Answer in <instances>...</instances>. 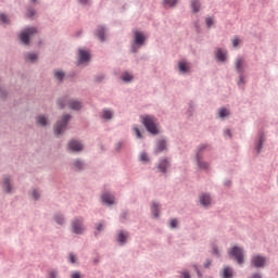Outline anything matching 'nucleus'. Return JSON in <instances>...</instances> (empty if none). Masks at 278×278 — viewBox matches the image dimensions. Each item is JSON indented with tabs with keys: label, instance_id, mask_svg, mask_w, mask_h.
Here are the masks:
<instances>
[{
	"label": "nucleus",
	"instance_id": "6ab92c4d",
	"mask_svg": "<svg viewBox=\"0 0 278 278\" xmlns=\"http://www.w3.org/2000/svg\"><path fill=\"white\" fill-rule=\"evenodd\" d=\"M127 238H129V232L119 230L116 236V241L119 243V247H125V244H127Z\"/></svg>",
	"mask_w": 278,
	"mask_h": 278
},
{
	"label": "nucleus",
	"instance_id": "864d4df0",
	"mask_svg": "<svg viewBox=\"0 0 278 278\" xmlns=\"http://www.w3.org/2000/svg\"><path fill=\"white\" fill-rule=\"evenodd\" d=\"M205 23H206V26L210 29V27H212V25H214V20L212 17H206Z\"/></svg>",
	"mask_w": 278,
	"mask_h": 278
},
{
	"label": "nucleus",
	"instance_id": "ddd939ff",
	"mask_svg": "<svg viewBox=\"0 0 278 278\" xmlns=\"http://www.w3.org/2000/svg\"><path fill=\"white\" fill-rule=\"evenodd\" d=\"M93 34L98 38V40H100V42H105V40H106L105 35L108 34V26L106 25H98Z\"/></svg>",
	"mask_w": 278,
	"mask_h": 278
},
{
	"label": "nucleus",
	"instance_id": "423d86ee",
	"mask_svg": "<svg viewBox=\"0 0 278 278\" xmlns=\"http://www.w3.org/2000/svg\"><path fill=\"white\" fill-rule=\"evenodd\" d=\"M87 164L86 161H84L81 157L74 159L70 163V168L74 173H84V169L86 168Z\"/></svg>",
	"mask_w": 278,
	"mask_h": 278
},
{
	"label": "nucleus",
	"instance_id": "8fccbe9b",
	"mask_svg": "<svg viewBox=\"0 0 278 278\" xmlns=\"http://www.w3.org/2000/svg\"><path fill=\"white\" fill-rule=\"evenodd\" d=\"M26 16L28 18H34V16H36V11L34 9H28Z\"/></svg>",
	"mask_w": 278,
	"mask_h": 278
},
{
	"label": "nucleus",
	"instance_id": "0e129e2a",
	"mask_svg": "<svg viewBox=\"0 0 278 278\" xmlns=\"http://www.w3.org/2000/svg\"><path fill=\"white\" fill-rule=\"evenodd\" d=\"M239 45H240V39L235 38V39L232 40V46H233V47H238Z\"/></svg>",
	"mask_w": 278,
	"mask_h": 278
},
{
	"label": "nucleus",
	"instance_id": "bf43d9fd",
	"mask_svg": "<svg viewBox=\"0 0 278 278\" xmlns=\"http://www.w3.org/2000/svg\"><path fill=\"white\" fill-rule=\"evenodd\" d=\"M71 278H81V273L79 271H74L71 276Z\"/></svg>",
	"mask_w": 278,
	"mask_h": 278
},
{
	"label": "nucleus",
	"instance_id": "052dcab7",
	"mask_svg": "<svg viewBox=\"0 0 278 278\" xmlns=\"http://www.w3.org/2000/svg\"><path fill=\"white\" fill-rule=\"evenodd\" d=\"M224 136H228V138H231V129L227 128L224 130Z\"/></svg>",
	"mask_w": 278,
	"mask_h": 278
},
{
	"label": "nucleus",
	"instance_id": "ea45409f",
	"mask_svg": "<svg viewBox=\"0 0 278 278\" xmlns=\"http://www.w3.org/2000/svg\"><path fill=\"white\" fill-rule=\"evenodd\" d=\"M244 84H247V80L244 79V74H239V80L237 81V86H239V88H242Z\"/></svg>",
	"mask_w": 278,
	"mask_h": 278
},
{
	"label": "nucleus",
	"instance_id": "c9c22d12",
	"mask_svg": "<svg viewBox=\"0 0 278 278\" xmlns=\"http://www.w3.org/2000/svg\"><path fill=\"white\" fill-rule=\"evenodd\" d=\"M205 149H210V144L201 143L197 149L195 155H203V151H205Z\"/></svg>",
	"mask_w": 278,
	"mask_h": 278
},
{
	"label": "nucleus",
	"instance_id": "e2e57ef3",
	"mask_svg": "<svg viewBox=\"0 0 278 278\" xmlns=\"http://www.w3.org/2000/svg\"><path fill=\"white\" fill-rule=\"evenodd\" d=\"M49 278H58V271L55 270L50 271Z\"/></svg>",
	"mask_w": 278,
	"mask_h": 278
},
{
	"label": "nucleus",
	"instance_id": "f3484780",
	"mask_svg": "<svg viewBox=\"0 0 278 278\" xmlns=\"http://www.w3.org/2000/svg\"><path fill=\"white\" fill-rule=\"evenodd\" d=\"M265 140H266V138H265L264 132H262V131L258 132L257 139L255 140V150H256L257 154L262 153V149L264 147Z\"/></svg>",
	"mask_w": 278,
	"mask_h": 278
},
{
	"label": "nucleus",
	"instance_id": "6e6d98bb",
	"mask_svg": "<svg viewBox=\"0 0 278 278\" xmlns=\"http://www.w3.org/2000/svg\"><path fill=\"white\" fill-rule=\"evenodd\" d=\"M177 225H178L177 219L174 218L170 220L169 227L170 229H177Z\"/></svg>",
	"mask_w": 278,
	"mask_h": 278
},
{
	"label": "nucleus",
	"instance_id": "20e7f679",
	"mask_svg": "<svg viewBox=\"0 0 278 278\" xmlns=\"http://www.w3.org/2000/svg\"><path fill=\"white\" fill-rule=\"evenodd\" d=\"M72 233L76 236H81L86 228H84V217H75L72 223Z\"/></svg>",
	"mask_w": 278,
	"mask_h": 278
},
{
	"label": "nucleus",
	"instance_id": "f8f14e48",
	"mask_svg": "<svg viewBox=\"0 0 278 278\" xmlns=\"http://www.w3.org/2000/svg\"><path fill=\"white\" fill-rule=\"evenodd\" d=\"M2 190H4L5 194H12L14 186L12 185V177H10V175L3 176Z\"/></svg>",
	"mask_w": 278,
	"mask_h": 278
},
{
	"label": "nucleus",
	"instance_id": "603ef678",
	"mask_svg": "<svg viewBox=\"0 0 278 278\" xmlns=\"http://www.w3.org/2000/svg\"><path fill=\"white\" fill-rule=\"evenodd\" d=\"M188 114H189V116H192V114H194V103L193 102L189 103Z\"/></svg>",
	"mask_w": 278,
	"mask_h": 278
},
{
	"label": "nucleus",
	"instance_id": "412c9836",
	"mask_svg": "<svg viewBox=\"0 0 278 278\" xmlns=\"http://www.w3.org/2000/svg\"><path fill=\"white\" fill-rule=\"evenodd\" d=\"M166 151V139H160L156 141L154 153L155 155H160V153H164Z\"/></svg>",
	"mask_w": 278,
	"mask_h": 278
},
{
	"label": "nucleus",
	"instance_id": "9d476101",
	"mask_svg": "<svg viewBox=\"0 0 278 278\" xmlns=\"http://www.w3.org/2000/svg\"><path fill=\"white\" fill-rule=\"evenodd\" d=\"M250 264L253 268H264L266 266V258L257 254L252 256Z\"/></svg>",
	"mask_w": 278,
	"mask_h": 278
},
{
	"label": "nucleus",
	"instance_id": "3c124183",
	"mask_svg": "<svg viewBox=\"0 0 278 278\" xmlns=\"http://www.w3.org/2000/svg\"><path fill=\"white\" fill-rule=\"evenodd\" d=\"M247 278H264V276L262 275V273L256 271V273H252Z\"/></svg>",
	"mask_w": 278,
	"mask_h": 278
},
{
	"label": "nucleus",
	"instance_id": "aec40b11",
	"mask_svg": "<svg viewBox=\"0 0 278 278\" xmlns=\"http://www.w3.org/2000/svg\"><path fill=\"white\" fill-rule=\"evenodd\" d=\"M236 73L238 75L244 74V59L242 56H237L236 63H235Z\"/></svg>",
	"mask_w": 278,
	"mask_h": 278
},
{
	"label": "nucleus",
	"instance_id": "39448f33",
	"mask_svg": "<svg viewBox=\"0 0 278 278\" xmlns=\"http://www.w3.org/2000/svg\"><path fill=\"white\" fill-rule=\"evenodd\" d=\"M230 257H233L239 265L244 264V250L242 248L235 245L229 252Z\"/></svg>",
	"mask_w": 278,
	"mask_h": 278
},
{
	"label": "nucleus",
	"instance_id": "79ce46f5",
	"mask_svg": "<svg viewBox=\"0 0 278 278\" xmlns=\"http://www.w3.org/2000/svg\"><path fill=\"white\" fill-rule=\"evenodd\" d=\"M212 253L215 255V257H220V250L218 249V245L214 244L212 247Z\"/></svg>",
	"mask_w": 278,
	"mask_h": 278
},
{
	"label": "nucleus",
	"instance_id": "58836bf2",
	"mask_svg": "<svg viewBox=\"0 0 278 278\" xmlns=\"http://www.w3.org/2000/svg\"><path fill=\"white\" fill-rule=\"evenodd\" d=\"M125 147V141L121 140L115 143V153H121Z\"/></svg>",
	"mask_w": 278,
	"mask_h": 278
},
{
	"label": "nucleus",
	"instance_id": "680f3d73",
	"mask_svg": "<svg viewBox=\"0 0 278 278\" xmlns=\"http://www.w3.org/2000/svg\"><path fill=\"white\" fill-rule=\"evenodd\" d=\"M212 266V260L207 258L204 263V268H210Z\"/></svg>",
	"mask_w": 278,
	"mask_h": 278
},
{
	"label": "nucleus",
	"instance_id": "de8ad7c7",
	"mask_svg": "<svg viewBox=\"0 0 278 278\" xmlns=\"http://www.w3.org/2000/svg\"><path fill=\"white\" fill-rule=\"evenodd\" d=\"M31 197L35 201H39L40 200V192L36 189L33 190Z\"/></svg>",
	"mask_w": 278,
	"mask_h": 278
},
{
	"label": "nucleus",
	"instance_id": "5701e85b",
	"mask_svg": "<svg viewBox=\"0 0 278 278\" xmlns=\"http://www.w3.org/2000/svg\"><path fill=\"white\" fill-rule=\"evenodd\" d=\"M101 202L104 203V205H114V195L105 192L101 195Z\"/></svg>",
	"mask_w": 278,
	"mask_h": 278
},
{
	"label": "nucleus",
	"instance_id": "5fc2aeb1",
	"mask_svg": "<svg viewBox=\"0 0 278 278\" xmlns=\"http://www.w3.org/2000/svg\"><path fill=\"white\" fill-rule=\"evenodd\" d=\"M193 269L195 270L199 278L203 277V273L199 269V265H193Z\"/></svg>",
	"mask_w": 278,
	"mask_h": 278
},
{
	"label": "nucleus",
	"instance_id": "a18cd8bd",
	"mask_svg": "<svg viewBox=\"0 0 278 278\" xmlns=\"http://www.w3.org/2000/svg\"><path fill=\"white\" fill-rule=\"evenodd\" d=\"M193 25H194V29H195L197 34L203 33V29L201 28V23L199 21H195Z\"/></svg>",
	"mask_w": 278,
	"mask_h": 278
},
{
	"label": "nucleus",
	"instance_id": "6e6552de",
	"mask_svg": "<svg viewBox=\"0 0 278 278\" xmlns=\"http://www.w3.org/2000/svg\"><path fill=\"white\" fill-rule=\"evenodd\" d=\"M156 168L159 173L166 175L168 173V168H170V157H160Z\"/></svg>",
	"mask_w": 278,
	"mask_h": 278
},
{
	"label": "nucleus",
	"instance_id": "49530a36",
	"mask_svg": "<svg viewBox=\"0 0 278 278\" xmlns=\"http://www.w3.org/2000/svg\"><path fill=\"white\" fill-rule=\"evenodd\" d=\"M134 131L139 140H142L143 136L142 132H140V128L138 126H134Z\"/></svg>",
	"mask_w": 278,
	"mask_h": 278
},
{
	"label": "nucleus",
	"instance_id": "c756f323",
	"mask_svg": "<svg viewBox=\"0 0 278 278\" xmlns=\"http://www.w3.org/2000/svg\"><path fill=\"white\" fill-rule=\"evenodd\" d=\"M190 8L193 14L201 12V2L199 0H191Z\"/></svg>",
	"mask_w": 278,
	"mask_h": 278
},
{
	"label": "nucleus",
	"instance_id": "9b49d317",
	"mask_svg": "<svg viewBox=\"0 0 278 278\" xmlns=\"http://www.w3.org/2000/svg\"><path fill=\"white\" fill-rule=\"evenodd\" d=\"M81 64H85L86 66L90 64V52L84 49H78V66H81Z\"/></svg>",
	"mask_w": 278,
	"mask_h": 278
},
{
	"label": "nucleus",
	"instance_id": "338daca9",
	"mask_svg": "<svg viewBox=\"0 0 278 278\" xmlns=\"http://www.w3.org/2000/svg\"><path fill=\"white\" fill-rule=\"evenodd\" d=\"M224 186H226L227 188H231V180H225Z\"/></svg>",
	"mask_w": 278,
	"mask_h": 278
},
{
	"label": "nucleus",
	"instance_id": "4be33fe9",
	"mask_svg": "<svg viewBox=\"0 0 278 278\" xmlns=\"http://www.w3.org/2000/svg\"><path fill=\"white\" fill-rule=\"evenodd\" d=\"M36 124L40 125V127H49L50 123H49V117H47V115L43 114H39L36 117Z\"/></svg>",
	"mask_w": 278,
	"mask_h": 278
},
{
	"label": "nucleus",
	"instance_id": "f03ea898",
	"mask_svg": "<svg viewBox=\"0 0 278 278\" xmlns=\"http://www.w3.org/2000/svg\"><path fill=\"white\" fill-rule=\"evenodd\" d=\"M36 34H38V28L35 26L25 27L18 36L21 45L29 47V45H31V37L36 36Z\"/></svg>",
	"mask_w": 278,
	"mask_h": 278
},
{
	"label": "nucleus",
	"instance_id": "4468645a",
	"mask_svg": "<svg viewBox=\"0 0 278 278\" xmlns=\"http://www.w3.org/2000/svg\"><path fill=\"white\" fill-rule=\"evenodd\" d=\"M137 47H144V43L147 42V37L142 31L136 30L134 33V41Z\"/></svg>",
	"mask_w": 278,
	"mask_h": 278
},
{
	"label": "nucleus",
	"instance_id": "b1692460",
	"mask_svg": "<svg viewBox=\"0 0 278 278\" xmlns=\"http://www.w3.org/2000/svg\"><path fill=\"white\" fill-rule=\"evenodd\" d=\"M53 77L54 79H56V81H60V84H63L64 79H66V72L62 70H54Z\"/></svg>",
	"mask_w": 278,
	"mask_h": 278
},
{
	"label": "nucleus",
	"instance_id": "2eb2a0df",
	"mask_svg": "<svg viewBox=\"0 0 278 278\" xmlns=\"http://www.w3.org/2000/svg\"><path fill=\"white\" fill-rule=\"evenodd\" d=\"M23 58L28 64H36L40 58V54H38V52H24Z\"/></svg>",
	"mask_w": 278,
	"mask_h": 278
},
{
	"label": "nucleus",
	"instance_id": "dca6fc26",
	"mask_svg": "<svg viewBox=\"0 0 278 278\" xmlns=\"http://www.w3.org/2000/svg\"><path fill=\"white\" fill-rule=\"evenodd\" d=\"M195 164L199 170H210V163L204 160L203 155H195Z\"/></svg>",
	"mask_w": 278,
	"mask_h": 278
},
{
	"label": "nucleus",
	"instance_id": "e433bc0d",
	"mask_svg": "<svg viewBox=\"0 0 278 278\" xmlns=\"http://www.w3.org/2000/svg\"><path fill=\"white\" fill-rule=\"evenodd\" d=\"M231 112L228 111L227 108H222L219 110V118H227V116H230Z\"/></svg>",
	"mask_w": 278,
	"mask_h": 278
},
{
	"label": "nucleus",
	"instance_id": "393cba45",
	"mask_svg": "<svg viewBox=\"0 0 278 278\" xmlns=\"http://www.w3.org/2000/svg\"><path fill=\"white\" fill-rule=\"evenodd\" d=\"M160 207L161 205L159 202L153 201L151 203L150 210L153 218H160Z\"/></svg>",
	"mask_w": 278,
	"mask_h": 278
},
{
	"label": "nucleus",
	"instance_id": "4d7b16f0",
	"mask_svg": "<svg viewBox=\"0 0 278 278\" xmlns=\"http://www.w3.org/2000/svg\"><path fill=\"white\" fill-rule=\"evenodd\" d=\"M180 275H181L180 278H191L190 271L188 270L181 271Z\"/></svg>",
	"mask_w": 278,
	"mask_h": 278
},
{
	"label": "nucleus",
	"instance_id": "37998d69",
	"mask_svg": "<svg viewBox=\"0 0 278 278\" xmlns=\"http://www.w3.org/2000/svg\"><path fill=\"white\" fill-rule=\"evenodd\" d=\"M128 216H129V211H122V213L119 215L122 223H125V220H127Z\"/></svg>",
	"mask_w": 278,
	"mask_h": 278
},
{
	"label": "nucleus",
	"instance_id": "09e8293b",
	"mask_svg": "<svg viewBox=\"0 0 278 278\" xmlns=\"http://www.w3.org/2000/svg\"><path fill=\"white\" fill-rule=\"evenodd\" d=\"M105 229V224L103 222H100L99 224H96V230L99 232L103 231Z\"/></svg>",
	"mask_w": 278,
	"mask_h": 278
},
{
	"label": "nucleus",
	"instance_id": "72a5a7b5",
	"mask_svg": "<svg viewBox=\"0 0 278 278\" xmlns=\"http://www.w3.org/2000/svg\"><path fill=\"white\" fill-rule=\"evenodd\" d=\"M106 78L108 76L105 74H97L93 76V81L96 84H103V81H105Z\"/></svg>",
	"mask_w": 278,
	"mask_h": 278
},
{
	"label": "nucleus",
	"instance_id": "a878e982",
	"mask_svg": "<svg viewBox=\"0 0 278 278\" xmlns=\"http://www.w3.org/2000/svg\"><path fill=\"white\" fill-rule=\"evenodd\" d=\"M53 220L56 223V225H60L61 227H64L66 225V217H64V214L62 213H55L53 215Z\"/></svg>",
	"mask_w": 278,
	"mask_h": 278
},
{
	"label": "nucleus",
	"instance_id": "1a4fd4ad",
	"mask_svg": "<svg viewBox=\"0 0 278 278\" xmlns=\"http://www.w3.org/2000/svg\"><path fill=\"white\" fill-rule=\"evenodd\" d=\"M199 203L201 207H204V210H207L210 205H212V193H207V192L200 193Z\"/></svg>",
	"mask_w": 278,
	"mask_h": 278
},
{
	"label": "nucleus",
	"instance_id": "a211bd4d",
	"mask_svg": "<svg viewBox=\"0 0 278 278\" xmlns=\"http://www.w3.org/2000/svg\"><path fill=\"white\" fill-rule=\"evenodd\" d=\"M70 110L73 112H79L84 108V102L79 100L72 99L67 103Z\"/></svg>",
	"mask_w": 278,
	"mask_h": 278
},
{
	"label": "nucleus",
	"instance_id": "f257e3e1",
	"mask_svg": "<svg viewBox=\"0 0 278 278\" xmlns=\"http://www.w3.org/2000/svg\"><path fill=\"white\" fill-rule=\"evenodd\" d=\"M72 118V114L65 113L54 123L53 134L56 136V138H60V136H62V134L68 129V123H71Z\"/></svg>",
	"mask_w": 278,
	"mask_h": 278
},
{
	"label": "nucleus",
	"instance_id": "69168bd1",
	"mask_svg": "<svg viewBox=\"0 0 278 278\" xmlns=\"http://www.w3.org/2000/svg\"><path fill=\"white\" fill-rule=\"evenodd\" d=\"M78 3H80V5H88V3H90V0H78Z\"/></svg>",
	"mask_w": 278,
	"mask_h": 278
},
{
	"label": "nucleus",
	"instance_id": "c03bdc74",
	"mask_svg": "<svg viewBox=\"0 0 278 278\" xmlns=\"http://www.w3.org/2000/svg\"><path fill=\"white\" fill-rule=\"evenodd\" d=\"M138 49H142V46H138L135 42H132L130 47V53H138Z\"/></svg>",
	"mask_w": 278,
	"mask_h": 278
},
{
	"label": "nucleus",
	"instance_id": "4c0bfd02",
	"mask_svg": "<svg viewBox=\"0 0 278 278\" xmlns=\"http://www.w3.org/2000/svg\"><path fill=\"white\" fill-rule=\"evenodd\" d=\"M0 23L2 25H10V18L8 17V14L0 13Z\"/></svg>",
	"mask_w": 278,
	"mask_h": 278
},
{
	"label": "nucleus",
	"instance_id": "473e14b6",
	"mask_svg": "<svg viewBox=\"0 0 278 278\" xmlns=\"http://www.w3.org/2000/svg\"><path fill=\"white\" fill-rule=\"evenodd\" d=\"M223 278H233V268L229 266L224 267Z\"/></svg>",
	"mask_w": 278,
	"mask_h": 278
},
{
	"label": "nucleus",
	"instance_id": "f704fd0d",
	"mask_svg": "<svg viewBox=\"0 0 278 278\" xmlns=\"http://www.w3.org/2000/svg\"><path fill=\"white\" fill-rule=\"evenodd\" d=\"M179 0H163L164 8H175Z\"/></svg>",
	"mask_w": 278,
	"mask_h": 278
},
{
	"label": "nucleus",
	"instance_id": "cd10ccee",
	"mask_svg": "<svg viewBox=\"0 0 278 278\" xmlns=\"http://www.w3.org/2000/svg\"><path fill=\"white\" fill-rule=\"evenodd\" d=\"M71 100H68V97L64 96V97H61L56 100V105L60 110H64L66 108V105H68V102Z\"/></svg>",
	"mask_w": 278,
	"mask_h": 278
},
{
	"label": "nucleus",
	"instance_id": "2f4dec72",
	"mask_svg": "<svg viewBox=\"0 0 278 278\" xmlns=\"http://www.w3.org/2000/svg\"><path fill=\"white\" fill-rule=\"evenodd\" d=\"M121 79L124 84H131V81H134V75L129 74V72H125L124 75L121 76Z\"/></svg>",
	"mask_w": 278,
	"mask_h": 278
},
{
	"label": "nucleus",
	"instance_id": "774afa93",
	"mask_svg": "<svg viewBox=\"0 0 278 278\" xmlns=\"http://www.w3.org/2000/svg\"><path fill=\"white\" fill-rule=\"evenodd\" d=\"M0 93L2 99H5V97H8V92H5V90H0Z\"/></svg>",
	"mask_w": 278,
	"mask_h": 278
},
{
	"label": "nucleus",
	"instance_id": "c85d7f7f",
	"mask_svg": "<svg viewBox=\"0 0 278 278\" xmlns=\"http://www.w3.org/2000/svg\"><path fill=\"white\" fill-rule=\"evenodd\" d=\"M215 58L217 60V62H226L227 61V54L225 52H223V49H217V51L215 52Z\"/></svg>",
	"mask_w": 278,
	"mask_h": 278
},
{
	"label": "nucleus",
	"instance_id": "a19ab883",
	"mask_svg": "<svg viewBox=\"0 0 278 278\" xmlns=\"http://www.w3.org/2000/svg\"><path fill=\"white\" fill-rule=\"evenodd\" d=\"M139 160L140 162H144V163L150 162L149 154L147 152H141Z\"/></svg>",
	"mask_w": 278,
	"mask_h": 278
},
{
	"label": "nucleus",
	"instance_id": "7ed1b4c3",
	"mask_svg": "<svg viewBox=\"0 0 278 278\" xmlns=\"http://www.w3.org/2000/svg\"><path fill=\"white\" fill-rule=\"evenodd\" d=\"M142 125L143 127H146L149 134H152V136H157V134H160V129H157V125H155V122L153 121V116L151 115L143 116Z\"/></svg>",
	"mask_w": 278,
	"mask_h": 278
},
{
	"label": "nucleus",
	"instance_id": "bb28decb",
	"mask_svg": "<svg viewBox=\"0 0 278 278\" xmlns=\"http://www.w3.org/2000/svg\"><path fill=\"white\" fill-rule=\"evenodd\" d=\"M178 71L182 74L186 75V73H190V64L185 61L178 62Z\"/></svg>",
	"mask_w": 278,
	"mask_h": 278
},
{
	"label": "nucleus",
	"instance_id": "7c9ffc66",
	"mask_svg": "<svg viewBox=\"0 0 278 278\" xmlns=\"http://www.w3.org/2000/svg\"><path fill=\"white\" fill-rule=\"evenodd\" d=\"M102 118L104 121H112V118H114V113L110 109H103Z\"/></svg>",
	"mask_w": 278,
	"mask_h": 278
},
{
	"label": "nucleus",
	"instance_id": "0eeeda50",
	"mask_svg": "<svg viewBox=\"0 0 278 278\" xmlns=\"http://www.w3.org/2000/svg\"><path fill=\"white\" fill-rule=\"evenodd\" d=\"M84 151V143L77 139H72L67 143L68 153H81Z\"/></svg>",
	"mask_w": 278,
	"mask_h": 278
},
{
	"label": "nucleus",
	"instance_id": "13d9d810",
	"mask_svg": "<svg viewBox=\"0 0 278 278\" xmlns=\"http://www.w3.org/2000/svg\"><path fill=\"white\" fill-rule=\"evenodd\" d=\"M70 262H71V264H76L77 263V257L75 256V254L70 253Z\"/></svg>",
	"mask_w": 278,
	"mask_h": 278
}]
</instances>
